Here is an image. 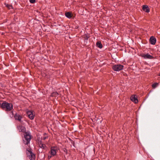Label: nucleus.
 Listing matches in <instances>:
<instances>
[{
  "mask_svg": "<svg viewBox=\"0 0 160 160\" xmlns=\"http://www.w3.org/2000/svg\"><path fill=\"white\" fill-rule=\"evenodd\" d=\"M59 148L57 147H52L51 148L50 150L48 153V159H50L52 157L55 156Z\"/></svg>",
  "mask_w": 160,
  "mask_h": 160,
  "instance_id": "1",
  "label": "nucleus"
},
{
  "mask_svg": "<svg viewBox=\"0 0 160 160\" xmlns=\"http://www.w3.org/2000/svg\"><path fill=\"white\" fill-rule=\"evenodd\" d=\"M31 138L30 133L26 132L24 134V139L23 140V142L26 145H28L29 143Z\"/></svg>",
  "mask_w": 160,
  "mask_h": 160,
  "instance_id": "2",
  "label": "nucleus"
},
{
  "mask_svg": "<svg viewBox=\"0 0 160 160\" xmlns=\"http://www.w3.org/2000/svg\"><path fill=\"white\" fill-rule=\"evenodd\" d=\"M1 107L6 111H10V104L6 102H4L2 104Z\"/></svg>",
  "mask_w": 160,
  "mask_h": 160,
  "instance_id": "3",
  "label": "nucleus"
},
{
  "mask_svg": "<svg viewBox=\"0 0 160 160\" xmlns=\"http://www.w3.org/2000/svg\"><path fill=\"white\" fill-rule=\"evenodd\" d=\"M27 154L30 160H35V155L31 151L30 149L29 150L27 149Z\"/></svg>",
  "mask_w": 160,
  "mask_h": 160,
  "instance_id": "4",
  "label": "nucleus"
},
{
  "mask_svg": "<svg viewBox=\"0 0 160 160\" xmlns=\"http://www.w3.org/2000/svg\"><path fill=\"white\" fill-rule=\"evenodd\" d=\"M123 66L120 64L115 65L113 66V69L116 71H119L123 69Z\"/></svg>",
  "mask_w": 160,
  "mask_h": 160,
  "instance_id": "5",
  "label": "nucleus"
},
{
  "mask_svg": "<svg viewBox=\"0 0 160 160\" xmlns=\"http://www.w3.org/2000/svg\"><path fill=\"white\" fill-rule=\"evenodd\" d=\"M27 114L29 118L32 120L34 118V116L31 111H28L27 112Z\"/></svg>",
  "mask_w": 160,
  "mask_h": 160,
  "instance_id": "6",
  "label": "nucleus"
},
{
  "mask_svg": "<svg viewBox=\"0 0 160 160\" xmlns=\"http://www.w3.org/2000/svg\"><path fill=\"white\" fill-rule=\"evenodd\" d=\"M141 56L145 59H151L153 58L152 56L151 55L148 53H147L146 54H142L141 55Z\"/></svg>",
  "mask_w": 160,
  "mask_h": 160,
  "instance_id": "7",
  "label": "nucleus"
},
{
  "mask_svg": "<svg viewBox=\"0 0 160 160\" xmlns=\"http://www.w3.org/2000/svg\"><path fill=\"white\" fill-rule=\"evenodd\" d=\"M18 130L20 132H26V128L24 126H19L17 127Z\"/></svg>",
  "mask_w": 160,
  "mask_h": 160,
  "instance_id": "8",
  "label": "nucleus"
},
{
  "mask_svg": "<svg viewBox=\"0 0 160 160\" xmlns=\"http://www.w3.org/2000/svg\"><path fill=\"white\" fill-rule=\"evenodd\" d=\"M149 41L151 44L155 45L156 43V39L154 37L152 36L150 38Z\"/></svg>",
  "mask_w": 160,
  "mask_h": 160,
  "instance_id": "9",
  "label": "nucleus"
},
{
  "mask_svg": "<svg viewBox=\"0 0 160 160\" xmlns=\"http://www.w3.org/2000/svg\"><path fill=\"white\" fill-rule=\"evenodd\" d=\"M130 99L132 101L136 103H137L138 102L137 98L134 95H132L130 97Z\"/></svg>",
  "mask_w": 160,
  "mask_h": 160,
  "instance_id": "10",
  "label": "nucleus"
},
{
  "mask_svg": "<svg viewBox=\"0 0 160 160\" xmlns=\"http://www.w3.org/2000/svg\"><path fill=\"white\" fill-rule=\"evenodd\" d=\"M143 10L146 12H149V10L148 8V6L147 5H143L142 7Z\"/></svg>",
  "mask_w": 160,
  "mask_h": 160,
  "instance_id": "11",
  "label": "nucleus"
},
{
  "mask_svg": "<svg viewBox=\"0 0 160 160\" xmlns=\"http://www.w3.org/2000/svg\"><path fill=\"white\" fill-rule=\"evenodd\" d=\"M65 15V16L68 18H70L72 17L71 13L70 12H66Z\"/></svg>",
  "mask_w": 160,
  "mask_h": 160,
  "instance_id": "12",
  "label": "nucleus"
},
{
  "mask_svg": "<svg viewBox=\"0 0 160 160\" xmlns=\"http://www.w3.org/2000/svg\"><path fill=\"white\" fill-rule=\"evenodd\" d=\"M59 95V94L57 92H52L51 95V96L53 97H57Z\"/></svg>",
  "mask_w": 160,
  "mask_h": 160,
  "instance_id": "13",
  "label": "nucleus"
},
{
  "mask_svg": "<svg viewBox=\"0 0 160 160\" xmlns=\"http://www.w3.org/2000/svg\"><path fill=\"white\" fill-rule=\"evenodd\" d=\"M39 146L40 148L42 149H44L46 147V145L45 144L42 143L41 142H39Z\"/></svg>",
  "mask_w": 160,
  "mask_h": 160,
  "instance_id": "14",
  "label": "nucleus"
},
{
  "mask_svg": "<svg viewBox=\"0 0 160 160\" xmlns=\"http://www.w3.org/2000/svg\"><path fill=\"white\" fill-rule=\"evenodd\" d=\"M14 117L16 120H17L19 121H20L21 120V117L18 114H16V115L14 116Z\"/></svg>",
  "mask_w": 160,
  "mask_h": 160,
  "instance_id": "15",
  "label": "nucleus"
},
{
  "mask_svg": "<svg viewBox=\"0 0 160 160\" xmlns=\"http://www.w3.org/2000/svg\"><path fill=\"white\" fill-rule=\"evenodd\" d=\"M96 45L97 46L100 48H101L102 47V45L100 42H98L97 43Z\"/></svg>",
  "mask_w": 160,
  "mask_h": 160,
  "instance_id": "16",
  "label": "nucleus"
},
{
  "mask_svg": "<svg viewBox=\"0 0 160 160\" xmlns=\"http://www.w3.org/2000/svg\"><path fill=\"white\" fill-rule=\"evenodd\" d=\"M158 83H153L152 85V86L153 88H155L157 87V86H158Z\"/></svg>",
  "mask_w": 160,
  "mask_h": 160,
  "instance_id": "17",
  "label": "nucleus"
},
{
  "mask_svg": "<svg viewBox=\"0 0 160 160\" xmlns=\"http://www.w3.org/2000/svg\"><path fill=\"white\" fill-rule=\"evenodd\" d=\"M5 6L8 8L9 9H10V5L8 4H7L6 3H5Z\"/></svg>",
  "mask_w": 160,
  "mask_h": 160,
  "instance_id": "18",
  "label": "nucleus"
},
{
  "mask_svg": "<svg viewBox=\"0 0 160 160\" xmlns=\"http://www.w3.org/2000/svg\"><path fill=\"white\" fill-rule=\"evenodd\" d=\"M48 138V136H43L41 138V139L45 140Z\"/></svg>",
  "mask_w": 160,
  "mask_h": 160,
  "instance_id": "19",
  "label": "nucleus"
},
{
  "mask_svg": "<svg viewBox=\"0 0 160 160\" xmlns=\"http://www.w3.org/2000/svg\"><path fill=\"white\" fill-rule=\"evenodd\" d=\"M30 2L31 3H33L35 2V0H29Z\"/></svg>",
  "mask_w": 160,
  "mask_h": 160,
  "instance_id": "20",
  "label": "nucleus"
},
{
  "mask_svg": "<svg viewBox=\"0 0 160 160\" xmlns=\"http://www.w3.org/2000/svg\"><path fill=\"white\" fill-rule=\"evenodd\" d=\"M10 108H11V109L12 108V104H11V107H10Z\"/></svg>",
  "mask_w": 160,
  "mask_h": 160,
  "instance_id": "21",
  "label": "nucleus"
},
{
  "mask_svg": "<svg viewBox=\"0 0 160 160\" xmlns=\"http://www.w3.org/2000/svg\"><path fill=\"white\" fill-rule=\"evenodd\" d=\"M10 7H11H11L12 8V6L11 5Z\"/></svg>",
  "mask_w": 160,
  "mask_h": 160,
  "instance_id": "22",
  "label": "nucleus"
},
{
  "mask_svg": "<svg viewBox=\"0 0 160 160\" xmlns=\"http://www.w3.org/2000/svg\"><path fill=\"white\" fill-rule=\"evenodd\" d=\"M159 76H160V73L159 74Z\"/></svg>",
  "mask_w": 160,
  "mask_h": 160,
  "instance_id": "23",
  "label": "nucleus"
},
{
  "mask_svg": "<svg viewBox=\"0 0 160 160\" xmlns=\"http://www.w3.org/2000/svg\"><path fill=\"white\" fill-rule=\"evenodd\" d=\"M12 114H13V112H12Z\"/></svg>",
  "mask_w": 160,
  "mask_h": 160,
  "instance_id": "24",
  "label": "nucleus"
},
{
  "mask_svg": "<svg viewBox=\"0 0 160 160\" xmlns=\"http://www.w3.org/2000/svg\"><path fill=\"white\" fill-rule=\"evenodd\" d=\"M46 133H45L44 134V135H46Z\"/></svg>",
  "mask_w": 160,
  "mask_h": 160,
  "instance_id": "25",
  "label": "nucleus"
}]
</instances>
